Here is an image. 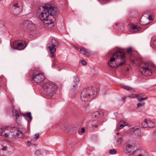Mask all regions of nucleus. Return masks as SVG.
<instances>
[{
    "label": "nucleus",
    "instance_id": "nucleus-42",
    "mask_svg": "<svg viewBox=\"0 0 156 156\" xmlns=\"http://www.w3.org/2000/svg\"><path fill=\"white\" fill-rule=\"evenodd\" d=\"M73 130L74 131H73V132H76V127H73Z\"/></svg>",
    "mask_w": 156,
    "mask_h": 156
},
{
    "label": "nucleus",
    "instance_id": "nucleus-41",
    "mask_svg": "<svg viewBox=\"0 0 156 156\" xmlns=\"http://www.w3.org/2000/svg\"><path fill=\"white\" fill-rule=\"evenodd\" d=\"M153 43L154 46L156 47V39L153 41Z\"/></svg>",
    "mask_w": 156,
    "mask_h": 156
},
{
    "label": "nucleus",
    "instance_id": "nucleus-14",
    "mask_svg": "<svg viewBox=\"0 0 156 156\" xmlns=\"http://www.w3.org/2000/svg\"><path fill=\"white\" fill-rule=\"evenodd\" d=\"M80 52L86 56H88L90 55V51L84 48H81Z\"/></svg>",
    "mask_w": 156,
    "mask_h": 156
},
{
    "label": "nucleus",
    "instance_id": "nucleus-37",
    "mask_svg": "<svg viewBox=\"0 0 156 156\" xmlns=\"http://www.w3.org/2000/svg\"><path fill=\"white\" fill-rule=\"evenodd\" d=\"M138 100L140 101H141L143 100H145V98H140L139 97V98H138Z\"/></svg>",
    "mask_w": 156,
    "mask_h": 156
},
{
    "label": "nucleus",
    "instance_id": "nucleus-48",
    "mask_svg": "<svg viewBox=\"0 0 156 156\" xmlns=\"http://www.w3.org/2000/svg\"><path fill=\"white\" fill-rule=\"evenodd\" d=\"M79 134H80V132H79Z\"/></svg>",
    "mask_w": 156,
    "mask_h": 156
},
{
    "label": "nucleus",
    "instance_id": "nucleus-9",
    "mask_svg": "<svg viewBox=\"0 0 156 156\" xmlns=\"http://www.w3.org/2000/svg\"><path fill=\"white\" fill-rule=\"evenodd\" d=\"M27 45L25 42H20L18 41H15L13 42L12 47L14 49L21 50L24 49Z\"/></svg>",
    "mask_w": 156,
    "mask_h": 156
},
{
    "label": "nucleus",
    "instance_id": "nucleus-16",
    "mask_svg": "<svg viewBox=\"0 0 156 156\" xmlns=\"http://www.w3.org/2000/svg\"><path fill=\"white\" fill-rule=\"evenodd\" d=\"M103 115V114L102 112L97 111L94 113L93 115V116L95 118H98L102 117Z\"/></svg>",
    "mask_w": 156,
    "mask_h": 156
},
{
    "label": "nucleus",
    "instance_id": "nucleus-11",
    "mask_svg": "<svg viewBox=\"0 0 156 156\" xmlns=\"http://www.w3.org/2000/svg\"><path fill=\"white\" fill-rule=\"evenodd\" d=\"M34 26V24L32 21L29 20H24L23 23L22 27L24 28V30H29Z\"/></svg>",
    "mask_w": 156,
    "mask_h": 156
},
{
    "label": "nucleus",
    "instance_id": "nucleus-44",
    "mask_svg": "<svg viewBox=\"0 0 156 156\" xmlns=\"http://www.w3.org/2000/svg\"><path fill=\"white\" fill-rule=\"evenodd\" d=\"M126 99V97H124L122 98V100L124 101H125Z\"/></svg>",
    "mask_w": 156,
    "mask_h": 156
},
{
    "label": "nucleus",
    "instance_id": "nucleus-23",
    "mask_svg": "<svg viewBox=\"0 0 156 156\" xmlns=\"http://www.w3.org/2000/svg\"><path fill=\"white\" fill-rule=\"evenodd\" d=\"M122 135H120V137L118 138V139L115 138V140L117 143L118 144H120L122 143Z\"/></svg>",
    "mask_w": 156,
    "mask_h": 156
},
{
    "label": "nucleus",
    "instance_id": "nucleus-6",
    "mask_svg": "<svg viewBox=\"0 0 156 156\" xmlns=\"http://www.w3.org/2000/svg\"><path fill=\"white\" fill-rule=\"evenodd\" d=\"M59 44L58 41L55 39H52L51 41L48 44V48L49 51L51 54L50 56L51 58H54L55 56V52L56 51Z\"/></svg>",
    "mask_w": 156,
    "mask_h": 156
},
{
    "label": "nucleus",
    "instance_id": "nucleus-38",
    "mask_svg": "<svg viewBox=\"0 0 156 156\" xmlns=\"http://www.w3.org/2000/svg\"><path fill=\"white\" fill-rule=\"evenodd\" d=\"M148 19L149 20H152V17L151 15H149L148 17Z\"/></svg>",
    "mask_w": 156,
    "mask_h": 156
},
{
    "label": "nucleus",
    "instance_id": "nucleus-46",
    "mask_svg": "<svg viewBox=\"0 0 156 156\" xmlns=\"http://www.w3.org/2000/svg\"><path fill=\"white\" fill-rule=\"evenodd\" d=\"M117 135H119V132H118L116 133Z\"/></svg>",
    "mask_w": 156,
    "mask_h": 156
},
{
    "label": "nucleus",
    "instance_id": "nucleus-47",
    "mask_svg": "<svg viewBox=\"0 0 156 156\" xmlns=\"http://www.w3.org/2000/svg\"><path fill=\"white\" fill-rule=\"evenodd\" d=\"M126 146L129 147V146H131L130 145H128Z\"/></svg>",
    "mask_w": 156,
    "mask_h": 156
},
{
    "label": "nucleus",
    "instance_id": "nucleus-8",
    "mask_svg": "<svg viewBox=\"0 0 156 156\" xmlns=\"http://www.w3.org/2000/svg\"><path fill=\"white\" fill-rule=\"evenodd\" d=\"M45 79L43 73L41 72H34L32 74V80L35 82L41 83Z\"/></svg>",
    "mask_w": 156,
    "mask_h": 156
},
{
    "label": "nucleus",
    "instance_id": "nucleus-32",
    "mask_svg": "<svg viewBox=\"0 0 156 156\" xmlns=\"http://www.w3.org/2000/svg\"><path fill=\"white\" fill-rule=\"evenodd\" d=\"M81 62L82 64L84 66H86L87 65L86 62L84 60H81Z\"/></svg>",
    "mask_w": 156,
    "mask_h": 156
},
{
    "label": "nucleus",
    "instance_id": "nucleus-21",
    "mask_svg": "<svg viewBox=\"0 0 156 156\" xmlns=\"http://www.w3.org/2000/svg\"><path fill=\"white\" fill-rule=\"evenodd\" d=\"M127 125V123L124 121H121L119 122V128L122 129L126 126Z\"/></svg>",
    "mask_w": 156,
    "mask_h": 156
},
{
    "label": "nucleus",
    "instance_id": "nucleus-33",
    "mask_svg": "<svg viewBox=\"0 0 156 156\" xmlns=\"http://www.w3.org/2000/svg\"><path fill=\"white\" fill-rule=\"evenodd\" d=\"M132 95H133V97L134 98H137L138 99V98H139V95L138 94H132Z\"/></svg>",
    "mask_w": 156,
    "mask_h": 156
},
{
    "label": "nucleus",
    "instance_id": "nucleus-35",
    "mask_svg": "<svg viewBox=\"0 0 156 156\" xmlns=\"http://www.w3.org/2000/svg\"><path fill=\"white\" fill-rule=\"evenodd\" d=\"M132 29L134 30L137 29V26L136 25H133L131 27Z\"/></svg>",
    "mask_w": 156,
    "mask_h": 156
},
{
    "label": "nucleus",
    "instance_id": "nucleus-43",
    "mask_svg": "<svg viewBox=\"0 0 156 156\" xmlns=\"http://www.w3.org/2000/svg\"><path fill=\"white\" fill-rule=\"evenodd\" d=\"M7 149V147H4L2 149L3 151H5Z\"/></svg>",
    "mask_w": 156,
    "mask_h": 156
},
{
    "label": "nucleus",
    "instance_id": "nucleus-18",
    "mask_svg": "<svg viewBox=\"0 0 156 156\" xmlns=\"http://www.w3.org/2000/svg\"><path fill=\"white\" fill-rule=\"evenodd\" d=\"M14 7H15L14 9V12L16 14H18L20 12V9L18 6V4L16 3L14 5Z\"/></svg>",
    "mask_w": 156,
    "mask_h": 156
},
{
    "label": "nucleus",
    "instance_id": "nucleus-40",
    "mask_svg": "<svg viewBox=\"0 0 156 156\" xmlns=\"http://www.w3.org/2000/svg\"><path fill=\"white\" fill-rule=\"evenodd\" d=\"M85 132V129L84 128H82L81 132V133H83Z\"/></svg>",
    "mask_w": 156,
    "mask_h": 156
},
{
    "label": "nucleus",
    "instance_id": "nucleus-34",
    "mask_svg": "<svg viewBox=\"0 0 156 156\" xmlns=\"http://www.w3.org/2000/svg\"><path fill=\"white\" fill-rule=\"evenodd\" d=\"M154 139L156 143V129L154 131Z\"/></svg>",
    "mask_w": 156,
    "mask_h": 156
},
{
    "label": "nucleus",
    "instance_id": "nucleus-17",
    "mask_svg": "<svg viewBox=\"0 0 156 156\" xmlns=\"http://www.w3.org/2000/svg\"><path fill=\"white\" fill-rule=\"evenodd\" d=\"M74 78L75 79V80H74L72 85L73 88H75L76 87L79 83V79L77 76H75L74 77Z\"/></svg>",
    "mask_w": 156,
    "mask_h": 156
},
{
    "label": "nucleus",
    "instance_id": "nucleus-36",
    "mask_svg": "<svg viewBox=\"0 0 156 156\" xmlns=\"http://www.w3.org/2000/svg\"><path fill=\"white\" fill-rule=\"evenodd\" d=\"M74 48L75 49H76V50H77L79 51H80L81 50V48H80L77 47L76 46H74Z\"/></svg>",
    "mask_w": 156,
    "mask_h": 156
},
{
    "label": "nucleus",
    "instance_id": "nucleus-51",
    "mask_svg": "<svg viewBox=\"0 0 156 156\" xmlns=\"http://www.w3.org/2000/svg\"><path fill=\"white\" fill-rule=\"evenodd\" d=\"M59 71H60V70H61V69H59Z\"/></svg>",
    "mask_w": 156,
    "mask_h": 156
},
{
    "label": "nucleus",
    "instance_id": "nucleus-2",
    "mask_svg": "<svg viewBox=\"0 0 156 156\" xmlns=\"http://www.w3.org/2000/svg\"><path fill=\"white\" fill-rule=\"evenodd\" d=\"M126 62L125 53L119 51H116L108 62L109 66L112 68L119 66L124 64Z\"/></svg>",
    "mask_w": 156,
    "mask_h": 156
},
{
    "label": "nucleus",
    "instance_id": "nucleus-3",
    "mask_svg": "<svg viewBox=\"0 0 156 156\" xmlns=\"http://www.w3.org/2000/svg\"><path fill=\"white\" fill-rule=\"evenodd\" d=\"M96 94L97 92L94 87H88L83 90L80 98L82 101H87L93 99Z\"/></svg>",
    "mask_w": 156,
    "mask_h": 156
},
{
    "label": "nucleus",
    "instance_id": "nucleus-28",
    "mask_svg": "<svg viewBox=\"0 0 156 156\" xmlns=\"http://www.w3.org/2000/svg\"><path fill=\"white\" fill-rule=\"evenodd\" d=\"M57 64V60L56 59H54L53 61L52 67H53L54 66H55Z\"/></svg>",
    "mask_w": 156,
    "mask_h": 156
},
{
    "label": "nucleus",
    "instance_id": "nucleus-24",
    "mask_svg": "<svg viewBox=\"0 0 156 156\" xmlns=\"http://www.w3.org/2000/svg\"><path fill=\"white\" fill-rule=\"evenodd\" d=\"M40 134L39 133H37L35 134V137L34 138L32 139L31 141H34L35 140H36L39 137Z\"/></svg>",
    "mask_w": 156,
    "mask_h": 156
},
{
    "label": "nucleus",
    "instance_id": "nucleus-12",
    "mask_svg": "<svg viewBox=\"0 0 156 156\" xmlns=\"http://www.w3.org/2000/svg\"><path fill=\"white\" fill-rule=\"evenodd\" d=\"M136 147H125L124 149V150L127 155H130L132 154H135L136 151L137 149L136 148Z\"/></svg>",
    "mask_w": 156,
    "mask_h": 156
},
{
    "label": "nucleus",
    "instance_id": "nucleus-30",
    "mask_svg": "<svg viewBox=\"0 0 156 156\" xmlns=\"http://www.w3.org/2000/svg\"><path fill=\"white\" fill-rule=\"evenodd\" d=\"M35 154L37 155H39L41 154V151L39 150H37L35 152Z\"/></svg>",
    "mask_w": 156,
    "mask_h": 156
},
{
    "label": "nucleus",
    "instance_id": "nucleus-5",
    "mask_svg": "<svg viewBox=\"0 0 156 156\" xmlns=\"http://www.w3.org/2000/svg\"><path fill=\"white\" fill-rule=\"evenodd\" d=\"M57 89L55 84L52 82L48 81L44 84L42 92L45 95L51 96L55 94Z\"/></svg>",
    "mask_w": 156,
    "mask_h": 156
},
{
    "label": "nucleus",
    "instance_id": "nucleus-26",
    "mask_svg": "<svg viewBox=\"0 0 156 156\" xmlns=\"http://www.w3.org/2000/svg\"><path fill=\"white\" fill-rule=\"evenodd\" d=\"M109 152L111 154H115L117 153V152L115 149H113L109 150Z\"/></svg>",
    "mask_w": 156,
    "mask_h": 156
},
{
    "label": "nucleus",
    "instance_id": "nucleus-20",
    "mask_svg": "<svg viewBox=\"0 0 156 156\" xmlns=\"http://www.w3.org/2000/svg\"><path fill=\"white\" fill-rule=\"evenodd\" d=\"M148 120L147 119H144V122H142L141 124L143 128L148 127Z\"/></svg>",
    "mask_w": 156,
    "mask_h": 156
},
{
    "label": "nucleus",
    "instance_id": "nucleus-25",
    "mask_svg": "<svg viewBox=\"0 0 156 156\" xmlns=\"http://www.w3.org/2000/svg\"><path fill=\"white\" fill-rule=\"evenodd\" d=\"M154 124L151 120H148V127H153Z\"/></svg>",
    "mask_w": 156,
    "mask_h": 156
},
{
    "label": "nucleus",
    "instance_id": "nucleus-53",
    "mask_svg": "<svg viewBox=\"0 0 156 156\" xmlns=\"http://www.w3.org/2000/svg\"><path fill=\"white\" fill-rule=\"evenodd\" d=\"M133 91V89L132 90Z\"/></svg>",
    "mask_w": 156,
    "mask_h": 156
},
{
    "label": "nucleus",
    "instance_id": "nucleus-29",
    "mask_svg": "<svg viewBox=\"0 0 156 156\" xmlns=\"http://www.w3.org/2000/svg\"><path fill=\"white\" fill-rule=\"evenodd\" d=\"M144 103H139L137 105V108H141L143 106H144Z\"/></svg>",
    "mask_w": 156,
    "mask_h": 156
},
{
    "label": "nucleus",
    "instance_id": "nucleus-1",
    "mask_svg": "<svg viewBox=\"0 0 156 156\" xmlns=\"http://www.w3.org/2000/svg\"><path fill=\"white\" fill-rule=\"evenodd\" d=\"M44 9L43 12L40 14V19L44 22V21L48 22L45 23L48 27H51L54 26L53 24L55 19L54 16L56 14V8L54 6L47 5L43 7Z\"/></svg>",
    "mask_w": 156,
    "mask_h": 156
},
{
    "label": "nucleus",
    "instance_id": "nucleus-52",
    "mask_svg": "<svg viewBox=\"0 0 156 156\" xmlns=\"http://www.w3.org/2000/svg\"><path fill=\"white\" fill-rule=\"evenodd\" d=\"M133 91V89L132 90Z\"/></svg>",
    "mask_w": 156,
    "mask_h": 156
},
{
    "label": "nucleus",
    "instance_id": "nucleus-31",
    "mask_svg": "<svg viewBox=\"0 0 156 156\" xmlns=\"http://www.w3.org/2000/svg\"><path fill=\"white\" fill-rule=\"evenodd\" d=\"M132 50L131 48H129L127 49L126 51L127 52L129 53L132 51Z\"/></svg>",
    "mask_w": 156,
    "mask_h": 156
},
{
    "label": "nucleus",
    "instance_id": "nucleus-49",
    "mask_svg": "<svg viewBox=\"0 0 156 156\" xmlns=\"http://www.w3.org/2000/svg\"><path fill=\"white\" fill-rule=\"evenodd\" d=\"M64 130H66V129H63Z\"/></svg>",
    "mask_w": 156,
    "mask_h": 156
},
{
    "label": "nucleus",
    "instance_id": "nucleus-22",
    "mask_svg": "<svg viewBox=\"0 0 156 156\" xmlns=\"http://www.w3.org/2000/svg\"><path fill=\"white\" fill-rule=\"evenodd\" d=\"M7 130L6 128H0V136H4V133Z\"/></svg>",
    "mask_w": 156,
    "mask_h": 156
},
{
    "label": "nucleus",
    "instance_id": "nucleus-10",
    "mask_svg": "<svg viewBox=\"0 0 156 156\" xmlns=\"http://www.w3.org/2000/svg\"><path fill=\"white\" fill-rule=\"evenodd\" d=\"M100 124V123L99 121L93 120L87 122V128L91 129H94L97 128Z\"/></svg>",
    "mask_w": 156,
    "mask_h": 156
},
{
    "label": "nucleus",
    "instance_id": "nucleus-39",
    "mask_svg": "<svg viewBox=\"0 0 156 156\" xmlns=\"http://www.w3.org/2000/svg\"><path fill=\"white\" fill-rule=\"evenodd\" d=\"M30 145H34V144H31L30 143V141H28L27 142V145L28 146H30Z\"/></svg>",
    "mask_w": 156,
    "mask_h": 156
},
{
    "label": "nucleus",
    "instance_id": "nucleus-27",
    "mask_svg": "<svg viewBox=\"0 0 156 156\" xmlns=\"http://www.w3.org/2000/svg\"><path fill=\"white\" fill-rule=\"evenodd\" d=\"M122 88H123L126 90H132L133 89V88L131 87H130L129 86H126L125 85L122 86Z\"/></svg>",
    "mask_w": 156,
    "mask_h": 156
},
{
    "label": "nucleus",
    "instance_id": "nucleus-13",
    "mask_svg": "<svg viewBox=\"0 0 156 156\" xmlns=\"http://www.w3.org/2000/svg\"><path fill=\"white\" fill-rule=\"evenodd\" d=\"M133 156H147V153L143 149H137L135 154H133Z\"/></svg>",
    "mask_w": 156,
    "mask_h": 156
},
{
    "label": "nucleus",
    "instance_id": "nucleus-15",
    "mask_svg": "<svg viewBox=\"0 0 156 156\" xmlns=\"http://www.w3.org/2000/svg\"><path fill=\"white\" fill-rule=\"evenodd\" d=\"M21 115L23 116L28 121L30 122L32 119L31 113L30 112H28L26 114H22Z\"/></svg>",
    "mask_w": 156,
    "mask_h": 156
},
{
    "label": "nucleus",
    "instance_id": "nucleus-45",
    "mask_svg": "<svg viewBox=\"0 0 156 156\" xmlns=\"http://www.w3.org/2000/svg\"><path fill=\"white\" fill-rule=\"evenodd\" d=\"M148 98L147 97H145L144 98H145V100H146Z\"/></svg>",
    "mask_w": 156,
    "mask_h": 156
},
{
    "label": "nucleus",
    "instance_id": "nucleus-7",
    "mask_svg": "<svg viewBox=\"0 0 156 156\" xmlns=\"http://www.w3.org/2000/svg\"><path fill=\"white\" fill-rule=\"evenodd\" d=\"M11 133L8 134L4 132V136L5 137H8L9 136H11V138H21L23 136V133L21 130H17L15 127H14L11 130Z\"/></svg>",
    "mask_w": 156,
    "mask_h": 156
},
{
    "label": "nucleus",
    "instance_id": "nucleus-4",
    "mask_svg": "<svg viewBox=\"0 0 156 156\" xmlns=\"http://www.w3.org/2000/svg\"><path fill=\"white\" fill-rule=\"evenodd\" d=\"M155 65L152 63L141 62L140 64L139 70L142 75L150 76L152 74V68L155 69Z\"/></svg>",
    "mask_w": 156,
    "mask_h": 156
},
{
    "label": "nucleus",
    "instance_id": "nucleus-19",
    "mask_svg": "<svg viewBox=\"0 0 156 156\" xmlns=\"http://www.w3.org/2000/svg\"><path fill=\"white\" fill-rule=\"evenodd\" d=\"M20 114L18 113L16 111L15 112V116L14 117V119L16 122L19 123L20 120H18V119H20Z\"/></svg>",
    "mask_w": 156,
    "mask_h": 156
},
{
    "label": "nucleus",
    "instance_id": "nucleus-50",
    "mask_svg": "<svg viewBox=\"0 0 156 156\" xmlns=\"http://www.w3.org/2000/svg\"><path fill=\"white\" fill-rule=\"evenodd\" d=\"M105 0V1H108L109 0Z\"/></svg>",
    "mask_w": 156,
    "mask_h": 156
}]
</instances>
